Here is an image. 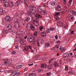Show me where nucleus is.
Instances as JSON below:
<instances>
[{
	"label": "nucleus",
	"mask_w": 76,
	"mask_h": 76,
	"mask_svg": "<svg viewBox=\"0 0 76 76\" xmlns=\"http://www.w3.org/2000/svg\"><path fill=\"white\" fill-rule=\"evenodd\" d=\"M37 10V8L35 7H31L30 9V15H34V13L36 12Z\"/></svg>",
	"instance_id": "obj_1"
},
{
	"label": "nucleus",
	"mask_w": 76,
	"mask_h": 76,
	"mask_svg": "<svg viewBox=\"0 0 76 76\" xmlns=\"http://www.w3.org/2000/svg\"><path fill=\"white\" fill-rule=\"evenodd\" d=\"M35 29V27L30 23L28 24L27 25V29L28 31H30L31 29L34 30Z\"/></svg>",
	"instance_id": "obj_2"
},
{
	"label": "nucleus",
	"mask_w": 76,
	"mask_h": 76,
	"mask_svg": "<svg viewBox=\"0 0 76 76\" xmlns=\"http://www.w3.org/2000/svg\"><path fill=\"white\" fill-rule=\"evenodd\" d=\"M11 60H5L4 61V64H7L8 66H11V63H10Z\"/></svg>",
	"instance_id": "obj_3"
},
{
	"label": "nucleus",
	"mask_w": 76,
	"mask_h": 76,
	"mask_svg": "<svg viewBox=\"0 0 76 76\" xmlns=\"http://www.w3.org/2000/svg\"><path fill=\"white\" fill-rule=\"evenodd\" d=\"M20 73V72H18V71L15 70L12 73V75H13L14 76H18V75H19Z\"/></svg>",
	"instance_id": "obj_4"
},
{
	"label": "nucleus",
	"mask_w": 76,
	"mask_h": 76,
	"mask_svg": "<svg viewBox=\"0 0 76 76\" xmlns=\"http://www.w3.org/2000/svg\"><path fill=\"white\" fill-rule=\"evenodd\" d=\"M63 57L64 58L66 59V60H68L69 57V54L67 53H65L63 54Z\"/></svg>",
	"instance_id": "obj_5"
},
{
	"label": "nucleus",
	"mask_w": 76,
	"mask_h": 76,
	"mask_svg": "<svg viewBox=\"0 0 76 76\" xmlns=\"http://www.w3.org/2000/svg\"><path fill=\"white\" fill-rule=\"evenodd\" d=\"M35 16L36 18H36L37 21H39V18H41V16L37 13L35 14Z\"/></svg>",
	"instance_id": "obj_6"
},
{
	"label": "nucleus",
	"mask_w": 76,
	"mask_h": 76,
	"mask_svg": "<svg viewBox=\"0 0 76 76\" xmlns=\"http://www.w3.org/2000/svg\"><path fill=\"white\" fill-rule=\"evenodd\" d=\"M37 42V46L38 47H39V42L40 44H43L44 42V40L41 39H39V42L38 41Z\"/></svg>",
	"instance_id": "obj_7"
},
{
	"label": "nucleus",
	"mask_w": 76,
	"mask_h": 76,
	"mask_svg": "<svg viewBox=\"0 0 76 76\" xmlns=\"http://www.w3.org/2000/svg\"><path fill=\"white\" fill-rule=\"evenodd\" d=\"M5 19L7 22H10L11 20V18L9 16H7L5 17Z\"/></svg>",
	"instance_id": "obj_8"
},
{
	"label": "nucleus",
	"mask_w": 76,
	"mask_h": 76,
	"mask_svg": "<svg viewBox=\"0 0 76 76\" xmlns=\"http://www.w3.org/2000/svg\"><path fill=\"white\" fill-rule=\"evenodd\" d=\"M28 42H32L34 41L33 39V36H30L29 37L28 39L27 40Z\"/></svg>",
	"instance_id": "obj_9"
},
{
	"label": "nucleus",
	"mask_w": 76,
	"mask_h": 76,
	"mask_svg": "<svg viewBox=\"0 0 76 76\" xmlns=\"http://www.w3.org/2000/svg\"><path fill=\"white\" fill-rule=\"evenodd\" d=\"M56 11H58V12H60V11H61L62 10L61 8V7L59 5H57V6L56 7Z\"/></svg>",
	"instance_id": "obj_10"
},
{
	"label": "nucleus",
	"mask_w": 76,
	"mask_h": 76,
	"mask_svg": "<svg viewBox=\"0 0 76 76\" xmlns=\"http://www.w3.org/2000/svg\"><path fill=\"white\" fill-rule=\"evenodd\" d=\"M38 21H37V20H34L33 23L34 24V25L35 26H38V25H39V23L38 22Z\"/></svg>",
	"instance_id": "obj_11"
},
{
	"label": "nucleus",
	"mask_w": 76,
	"mask_h": 76,
	"mask_svg": "<svg viewBox=\"0 0 76 76\" xmlns=\"http://www.w3.org/2000/svg\"><path fill=\"white\" fill-rule=\"evenodd\" d=\"M22 4V1L20 0L18 1L15 4V6L20 5Z\"/></svg>",
	"instance_id": "obj_12"
},
{
	"label": "nucleus",
	"mask_w": 76,
	"mask_h": 76,
	"mask_svg": "<svg viewBox=\"0 0 76 76\" xmlns=\"http://www.w3.org/2000/svg\"><path fill=\"white\" fill-rule=\"evenodd\" d=\"M19 20H17L16 22H15L14 23V26L15 28H17V26H18V25L19 23Z\"/></svg>",
	"instance_id": "obj_13"
},
{
	"label": "nucleus",
	"mask_w": 76,
	"mask_h": 76,
	"mask_svg": "<svg viewBox=\"0 0 76 76\" xmlns=\"http://www.w3.org/2000/svg\"><path fill=\"white\" fill-rule=\"evenodd\" d=\"M69 18L71 19V20H72V21H73V20H74V19H75V17H74L73 15H71L69 16ZM69 22H72V21L70 20H69Z\"/></svg>",
	"instance_id": "obj_14"
},
{
	"label": "nucleus",
	"mask_w": 76,
	"mask_h": 76,
	"mask_svg": "<svg viewBox=\"0 0 76 76\" xmlns=\"http://www.w3.org/2000/svg\"><path fill=\"white\" fill-rule=\"evenodd\" d=\"M7 28H9V30H10L12 29V25L11 24H8V25L6 26Z\"/></svg>",
	"instance_id": "obj_15"
},
{
	"label": "nucleus",
	"mask_w": 76,
	"mask_h": 76,
	"mask_svg": "<svg viewBox=\"0 0 76 76\" xmlns=\"http://www.w3.org/2000/svg\"><path fill=\"white\" fill-rule=\"evenodd\" d=\"M23 31H20V29H18L17 30V34L19 35H22V34H23Z\"/></svg>",
	"instance_id": "obj_16"
},
{
	"label": "nucleus",
	"mask_w": 76,
	"mask_h": 76,
	"mask_svg": "<svg viewBox=\"0 0 76 76\" xmlns=\"http://www.w3.org/2000/svg\"><path fill=\"white\" fill-rule=\"evenodd\" d=\"M57 25L59 26H62L63 24H62V22L61 21H58L57 23Z\"/></svg>",
	"instance_id": "obj_17"
},
{
	"label": "nucleus",
	"mask_w": 76,
	"mask_h": 76,
	"mask_svg": "<svg viewBox=\"0 0 76 76\" xmlns=\"http://www.w3.org/2000/svg\"><path fill=\"white\" fill-rule=\"evenodd\" d=\"M41 67L42 68H46L47 67V65L44 63L41 65Z\"/></svg>",
	"instance_id": "obj_18"
},
{
	"label": "nucleus",
	"mask_w": 76,
	"mask_h": 76,
	"mask_svg": "<svg viewBox=\"0 0 76 76\" xmlns=\"http://www.w3.org/2000/svg\"><path fill=\"white\" fill-rule=\"evenodd\" d=\"M4 4V6L5 7H7L9 6V3L7 2H5Z\"/></svg>",
	"instance_id": "obj_19"
},
{
	"label": "nucleus",
	"mask_w": 76,
	"mask_h": 76,
	"mask_svg": "<svg viewBox=\"0 0 76 76\" xmlns=\"http://www.w3.org/2000/svg\"><path fill=\"white\" fill-rule=\"evenodd\" d=\"M53 65L55 67H57L58 66V63L55 62L54 63Z\"/></svg>",
	"instance_id": "obj_20"
},
{
	"label": "nucleus",
	"mask_w": 76,
	"mask_h": 76,
	"mask_svg": "<svg viewBox=\"0 0 76 76\" xmlns=\"http://www.w3.org/2000/svg\"><path fill=\"white\" fill-rule=\"evenodd\" d=\"M50 43L48 42L45 44V47L46 48H48L50 47Z\"/></svg>",
	"instance_id": "obj_21"
},
{
	"label": "nucleus",
	"mask_w": 76,
	"mask_h": 76,
	"mask_svg": "<svg viewBox=\"0 0 76 76\" xmlns=\"http://www.w3.org/2000/svg\"><path fill=\"white\" fill-rule=\"evenodd\" d=\"M38 11L39 12H40L41 13V12H42V9H41V8L40 7H38Z\"/></svg>",
	"instance_id": "obj_22"
},
{
	"label": "nucleus",
	"mask_w": 76,
	"mask_h": 76,
	"mask_svg": "<svg viewBox=\"0 0 76 76\" xmlns=\"http://www.w3.org/2000/svg\"><path fill=\"white\" fill-rule=\"evenodd\" d=\"M13 6V2H12L9 4V7L10 8L12 7Z\"/></svg>",
	"instance_id": "obj_23"
},
{
	"label": "nucleus",
	"mask_w": 76,
	"mask_h": 76,
	"mask_svg": "<svg viewBox=\"0 0 76 76\" xmlns=\"http://www.w3.org/2000/svg\"><path fill=\"white\" fill-rule=\"evenodd\" d=\"M66 50V49L65 48H64V49H62L61 50V53H64L65 52V50Z\"/></svg>",
	"instance_id": "obj_24"
},
{
	"label": "nucleus",
	"mask_w": 76,
	"mask_h": 76,
	"mask_svg": "<svg viewBox=\"0 0 76 76\" xmlns=\"http://www.w3.org/2000/svg\"><path fill=\"white\" fill-rule=\"evenodd\" d=\"M71 13L73 15H74V16H75V15H76V12L75 11H74L72 10L71 11Z\"/></svg>",
	"instance_id": "obj_25"
},
{
	"label": "nucleus",
	"mask_w": 76,
	"mask_h": 76,
	"mask_svg": "<svg viewBox=\"0 0 76 76\" xmlns=\"http://www.w3.org/2000/svg\"><path fill=\"white\" fill-rule=\"evenodd\" d=\"M41 35L42 37H45L46 36V33L45 32H42L41 34Z\"/></svg>",
	"instance_id": "obj_26"
},
{
	"label": "nucleus",
	"mask_w": 76,
	"mask_h": 76,
	"mask_svg": "<svg viewBox=\"0 0 76 76\" xmlns=\"http://www.w3.org/2000/svg\"><path fill=\"white\" fill-rule=\"evenodd\" d=\"M50 3L51 5H52V6H54L55 4V1H50Z\"/></svg>",
	"instance_id": "obj_27"
},
{
	"label": "nucleus",
	"mask_w": 76,
	"mask_h": 76,
	"mask_svg": "<svg viewBox=\"0 0 76 76\" xmlns=\"http://www.w3.org/2000/svg\"><path fill=\"white\" fill-rule=\"evenodd\" d=\"M46 14V10H42V11L41 12V14L42 15H45Z\"/></svg>",
	"instance_id": "obj_28"
},
{
	"label": "nucleus",
	"mask_w": 76,
	"mask_h": 76,
	"mask_svg": "<svg viewBox=\"0 0 76 76\" xmlns=\"http://www.w3.org/2000/svg\"><path fill=\"white\" fill-rule=\"evenodd\" d=\"M25 51H28V47L27 46H26L24 47Z\"/></svg>",
	"instance_id": "obj_29"
},
{
	"label": "nucleus",
	"mask_w": 76,
	"mask_h": 76,
	"mask_svg": "<svg viewBox=\"0 0 76 76\" xmlns=\"http://www.w3.org/2000/svg\"><path fill=\"white\" fill-rule=\"evenodd\" d=\"M30 20V18L29 17H27L26 20H24V21L26 22H28Z\"/></svg>",
	"instance_id": "obj_30"
},
{
	"label": "nucleus",
	"mask_w": 76,
	"mask_h": 76,
	"mask_svg": "<svg viewBox=\"0 0 76 76\" xmlns=\"http://www.w3.org/2000/svg\"><path fill=\"white\" fill-rule=\"evenodd\" d=\"M28 47L31 50V51H30V52H32V53H33V52H34V50H32V47L31 46H28Z\"/></svg>",
	"instance_id": "obj_31"
},
{
	"label": "nucleus",
	"mask_w": 76,
	"mask_h": 76,
	"mask_svg": "<svg viewBox=\"0 0 76 76\" xmlns=\"http://www.w3.org/2000/svg\"><path fill=\"white\" fill-rule=\"evenodd\" d=\"M22 67V65H19L17 66L16 68L17 69H20Z\"/></svg>",
	"instance_id": "obj_32"
},
{
	"label": "nucleus",
	"mask_w": 76,
	"mask_h": 76,
	"mask_svg": "<svg viewBox=\"0 0 76 76\" xmlns=\"http://www.w3.org/2000/svg\"><path fill=\"white\" fill-rule=\"evenodd\" d=\"M50 30L51 31H54L55 30V28L54 27H52L50 28Z\"/></svg>",
	"instance_id": "obj_33"
},
{
	"label": "nucleus",
	"mask_w": 76,
	"mask_h": 76,
	"mask_svg": "<svg viewBox=\"0 0 76 76\" xmlns=\"http://www.w3.org/2000/svg\"><path fill=\"white\" fill-rule=\"evenodd\" d=\"M24 42L25 41H24V40L22 39L21 41H20V43L21 44H23Z\"/></svg>",
	"instance_id": "obj_34"
},
{
	"label": "nucleus",
	"mask_w": 76,
	"mask_h": 76,
	"mask_svg": "<svg viewBox=\"0 0 76 76\" xmlns=\"http://www.w3.org/2000/svg\"><path fill=\"white\" fill-rule=\"evenodd\" d=\"M43 29H44V28L42 26H41L39 27V29L40 31H42Z\"/></svg>",
	"instance_id": "obj_35"
},
{
	"label": "nucleus",
	"mask_w": 76,
	"mask_h": 76,
	"mask_svg": "<svg viewBox=\"0 0 76 76\" xmlns=\"http://www.w3.org/2000/svg\"><path fill=\"white\" fill-rule=\"evenodd\" d=\"M37 35H38L37 32L36 31L34 33V35L35 37H37Z\"/></svg>",
	"instance_id": "obj_36"
},
{
	"label": "nucleus",
	"mask_w": 76,
	"mask_h": 76,
	"mask_svg": "<svg viewBox=\"0 0 76 76\" xmlns=\"http://www.w3.org/2000/svg\"><path fill=\"white\" fill-rule=\"evenodd\" d=\"M59 46L58 45H56V47L55 48H57V50H55V51H58V48H59Z\"/></svg>",
	"instance_id": "obj_37"
},
{
	"label": "nucleus",
	"mask_w": 76,
	"mask_h": 76,
	"mask_svg": "<svg viewBox=\"0 0 76 76\" xmlns=\"http://www.w3.org/2000/svg\"><path fill=\"white\" fill-rule=\"evenodd\" d=\"M3 9H0V15H1L2 13H3Z\"/></svg>",
	"instance_id": "obj_38"
},
{
	"label": "nucleus",
	"mask_w": 76,
	"mask_h": 76,
	"mask_svg": "<svg viewBox=\"0 0 76 76\" xmlns=\"http://www.w3.org/2000/svg\"><path fill=\"white\" fill-rule=\"evenodd\" d=\"M60 12H57L56 13V14L55 15V16H57L58 15H60Z\"/></svg>",
	"instance_id": "obj_39"
},
{
	"label": "nucleus",
	"mask_w": 76,
	"mask_h": 76,
	"mask_svg": "<svg viewBox=\"0 0 76 76\" xmlns=\"http://www.w3.org/2000/svg\"><path fill=\"white\" fill-rule=\"evenodd\" d=\"M46 32L47 33H49V32H50V29H49L48 28L46 30Z\"/></svg>",
	"instance_id": "obj_40"
},
{
	"label": "nucleus",
	"mask_w": 76,
	"mask_h": 76,
	"mask_svg": "<svg viewBox=\"0 0 76 76\" xmlns=\"http://www.w3.org/2000/svg\"><path fill=\"white\" fill-rule=\"evenodd\" d=\"M19 16V14H18V13H16L15 14V15H14V17H16V16Z\"/></svg>",
	"instance_id": "obj_41"
},
{
	"label": "nucleus",
	"mask_w": 76,
	"mask_h": 76,
	"mask_svg": "<svg viewBox=\"0 0 76 76\" xmlns=\"http://www.w3.org/2000/svg\"><path fill=\"white\" fill-rule=\"evenodd\" d=\"M75 33V31H72L71 32V34L72 35H73Z\"/></svg>",
	"instance_id": "obj_42"
},
{
	"label": "nucleus",
	"mask_w": 76,
	"mask_h": 76,
	"mask_svg": "<svg viewBox=\"0 0 76 76\" xmlns=\"http://www.w3.org/2000/svg\"><path fill=\"white\" fill-rule=\"evenodd\" d=\"M46 59H47V58L46 57H44L42 58V60L44 61V60H46Z\"/></svg>",
	"instance_id": "obj_43"
},
{
	"label": "nucleus",
	"mask_w": 76,
	"mask_h": 76,
	"mask_svg": "<svg viewBox=\"0 0 76 76\" xmlns=\"http://www.w3.org/2000/svg\"><path fill=\"white\" fill-rule=\"evenodd\" d=\"M1 1L2 3H5V2H6V0H1Z\"/></svg>",
	"instance_id": "obj_44"
},
{
	"label": "nucleus",
	"mask_w": 76,
	"mask_h": 76,
	"mask_svg": "<svg viewBox=\"0 0 76 76\" xmlns=\"http://www.w3.org/2000/svg\"><path fill=\"white\" fill-rule=\"evenodd\" d=\"M12 54H16V52L15 51H13L12 52Z\"/></svg>",
	"instance_id": "obj_45"
},
{
	"label": "nucleus",
	"mask_w": 76,
	"mask_h": 76,
	"mask_svg": "<svg viewBox=\"0 0 76 76\" xmlns=\"http://www.w3.org/2000/svg\"><path fill=\"white\" fill-rule=\"evenodd\" d=\"M71 2H68V6H69V7L70 6H71Z\"/></svg>",
	"instance_id": "obj_46"
},
{
	"label": "nucleus",
	"mask_w": 76,
	"mask_h": 76,
	"mask_svg": "<svg viewBox=\"0 0 76 76\" xmlns=\"http://www.w3.org/2000/svg\"><path fill=\"white\" fill-rule=\"evenodd\" d=\"M50 75H51V73L50 72L48 73L47 74V76H50Z\"/></svg>",
	"instance_id": "obj_47"
},
{
	"label": "nucleus",
	"mask_w": 76,
	"mask_h": 76,
	"mask_svg": "<svg viewBox=\"0 0 76 76\" xmlns=\"http://www.w3.org/2000/svg\"><path fill=\"white\" fill-rule=\"evenodd\" d=\"M65 69L66 70H68V66H66Z\"/></svg>",
	"instance_id": "obj_48"
},
{
	"label": "nucleus",
	"mask_w": 76,
	"mask_h": 76,
	"mask_svg": "<svg viewBox=\"0 0 76 76\" xmlns=\"http://www.w3.org/2000/svg\"><path fill=\"white\" fill-rule=\"evenodd\" d=\"M54 60L53 58H52L50 60V61L49 62V64H50V63L51 62V61H52L53 60Z\"/></svg>",
	"instance_id": "obj_49"
},
{
	"label": "nucleus",
	"mask_w": 76,
	"mask_h": 76,
	"mask_svg": "<svg viewBox=\"0 0 76 76\" xmlns=\"http://www.w3.org/2000/svg\"><path fill=\"white\" fill-rule=\"evenodd\" d=\"M43 7H47V5H46L45 4H44L43 5Z\"/></svg>",
	"instance_id": "obj_50"
},
{
	"label": "nucleus",
	"mask_w": 76,
	"mask_h": 76,
	"mask_svg": "<svg viewBox=\"0 0 76 76\" xmlns=\"http://www.w3.org/2000/svg\"><path fill=\"white\" fill-rule=\"evenodd\" d=\"M28 69V68L27 67L24 70V71L26 72V71H27Z\"/></svg>",
	"instance_id": "obj_51"
},
{
	"label": "nucleus",
	"mask_w": 76,
	"mask_h": 76,
	"mask_svg": "<svg viewBox=\"0 0 76 76\" xmlns=\"http://www.w3.org/2000/svg\"><path fill=\"white\" fill-rule=\"evenodd\" d=\"M60 13H61V14L63 15V14L64 13V12H60Z\"/></svg>",
	"instance_id": "obj_52"
},
{
	"label": "nucleus",
	"mask_w": 76,
	"mask_h": 76,
	"mask_svg": "<svg viewBox=\"0 0 76 76\" xmlns=\"http://www.w3.org/2000/svg\"><path fill=\"white\" fill-rule=\"evenodd\" d=\"M11 33L12 34H14V33H15V31L13 30L11 31Z\"/></svg>",
	"instance_id": "obj_53"
},
{
	"label": "nucleus",
	"mask_w": 76,
	"mask_h": 76,
	"mask_svg": "<svg viewBox=\"0 0 76 76\" xmlns=\"http://www.w3.org/2000/svg\"><path fill=\"white\" fill-rule=\"evenodd\" d=\"M60 42H61L59 40L56 42V43L57 44H59V43H60Z\"/></svg>",
	"instance_id": "obj_54"
},
{
	"label": "nucleus",
	"mask_w": 76,
	"mask_h": 76,
	"mask_svg": "<svg viewBox=\"0 0 76 76\" xmlns=\"http://www.w3.org/2000/svg\"><path fill=\"white\" fill-rule=\"evenodd\" d=\"M8 72L10 73H11V72H13V71L12 70H10L8 71Z\"/></svg>",
	"instance_id": "obj_55"
},
{
	"label": "nucleus",
	"mask_w": 76,
	"mask_h": 76,
	"mask_svg": "<svg viewBox=\"0 0 76 76\" xmlns=\"http://www.w3.org/2000/svg\"><path fill=\"white\" fill-rule=\"evenodd\" d=\"M64 2V4H66V0H63Z\"/></svg>",
	"instance_id": "obj_56"
},
{
	"label": "nucleus",
	"mask_w": 76,
	"mask_h": 76,
	"mask_svg": "<svg viewBox=\"0 0 76 76\" xmlns=\"http://www.w3.org/2000/svg\"><path fill=\"white\" fill-rule=\"evenodd\" d=\"M48 69H51V67H50V66L49 65L48 66Z\"/></svg>",
	"instance_id": "obj_57"
},
{
	"label": "nucleus",
	"mask_w": 76,
	"mask_h": 76,
	"mask_svg": "<svg viewBox=\"0 0 76 76\" xmlns=\"http://www.w3.org/2000/svg\"><path fill=\"white\" fill-rule=\"evenodd\" d=\"M57 37V35H56L55 37L56 39H58V37Z\"/></svg>",
	"instance_id": "obj_58"
},
{
	"label": "nucleus",
	"mask_w": 76,
	"mask_h": 76,
	"mask_svg": "<svg viewBox=\"0 0 76 76\" xmlns=\"http://www.w3.org/2000/svg\"><path fill=\"white\" fill-rule=\"evenodd\" d=\"M26 7H27V8H28V5L27 4H26Z\"/></svg>",
	"instance_id": "obj_59"
},
{
	"label": "nucleus",
	"mask_w": 76,
	"mask_h": 76,
	"mask_svg": "<svg viewBox=\"0 0 76 76\" xmlns=\"http://www.w3.org/2000/svg\"><path fill=\"white\" fill-rule=\"evenodd\" d=\"M62 48H63V47H62V46H61L59 48V50H61Z\"/></svg>",
	"instance_id": "obj_60"
},
{
	"label": "nucleus",
	"mask_w": 76,
	"mask_h": 76,
	"mask_svg": "<svg viewBox=\"0 0 76 76\" xmlns=\"http://www.w3.org/2000/svg\"><path fill=\"white\" fill-rule=\"evenodd\" d=\"M72 0H69V2L72 3Z\"/></svg>",
	"instance_id": "obj_61"
},
{
	"label": "nucleus",
	"mask_w": 76,
	"mask_h": 76,
	"mask_svg": "<svg viewBox=\"0 0 76 76\" xmlns=\"http://www.w3.org/2000/svg\"><path fill=\"white\" fill-rule=\"evenodd\" d=\"M29 0H24L25 2H28Z\"/></svg>",
	"instance_id": "obj_62"
},
{
	"label": "nucleus",
	"mask_w": 76,
	"mask_h": 76,
	"mask_svg": "<svg viewBox=\"0 0 76 76\" xmlns=\"http://www.w3.org/2000/svg\"><path fill=\"white\" fill-rule=\"evenodd\" d=\"M41 69H39L38 70V72L39 73V72H41Z\"/></svg>",
	"instance_id": "obj_63"
},
{
	"label": "nucleus",
	"mask_w": 76,
	"mask_h": 76,
	"mask_svg": "<svg viewBox=\"0 0 76 76\" xmlns=\"http://www.w3.org/2000/svg\"><path fill=\"white\" fill-rule=\"evenodd\" d=\"M73 51H76V48H75V49H73Z\"/></svg>",
	"instance_id": "obj_64"
}]
</instances>
